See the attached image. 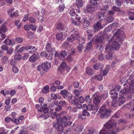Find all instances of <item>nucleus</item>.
Segmentation results:
<instances>
[{"label":"nucleus","mask_w":134,"mask_h":134,"mask_svg":"<svg viewBox=\"0 0 134 134\" xmlns=\"http://www.w3.org/2000/svg\"><path fill=\"white\" fill-rule=\"evenodd\" d=\"M85 13L89 12L92 13L94 12L95 10V8L94 7L92 4H88L87 5L84 9Z\"/></svg>","instance_id":"nucleus-11"},{"label":"nucleus","mask_w":134,"mask_h":134,"mask_svg":"<svg viewBox=\"0 0 134 134\" xmlns=\"http://www.w3.org/2000/svg\"><path fill=\"white\" fill-rule=\"evenodd\" d=\"M41 65L43 70L44 71H47L51 67L50 63L48 62H46L44 63H42Z\"/></svg>","instance_id":"nucleus-17"},{"label":"nucleus","mask_w":134,"mask_h":134,"mask_svg":"<svg viewBox=\"0 0 134 134\" xmlns=\"http://www.w3.org/2000/svg\"><path fill=\"white\" fill-rule=\"evenodd\" d=\"M66 66V64L64 62H62L60 64V68L64 69L65 68Z\"/></svg>","instance_id":"nucleus-63"},{"label":"nucleus","mask_w":134,"mask_h":134,"mask_svg":"<svg viewBox=\"0 0 134 134\" xmlns=\"http://www.w3.org/2000/svg\"><path fill=\"white\" fill-rule=\"evenodd\" d=\"M112 55L110 52L108 53L107 54L105 55V58L108 60H111L112 58Z\"/></svg>","instance_id":"nucleus-40"},{"label":"nucleus","mask_w":134,"mask_h":134,"mask_svg":"<svg viewBox=\"0 0 134 134\" xmlns=\"http://www.w3.org/2000/svg\"><path fill=\"white\" fill-rule=\"evenodd\" d=\"M4 42L6 45H10L12 41L9 39H7L4 41Z\"/></svg>","instance_id":"nucleus-58"},{"label":"nucleus","mask_w":134,"mask_h":134,"mask_svg":"<svg viewBox=\"0 0 134 134\" xmlns=\"http://www.w3.org/2000/svg\"><path fill=\"white\" fill-rule=\"evenodd\" d=\"M108 123H106L105 125H104V126L103 127L102 129L100 131L99 134H110L111 131H109L108 132H106L108 129H107L108 128V126H107Z\"/></svg>","instance_id":"nucleus-16"},{"label":"nucleus","mask_w":134,"mask_h":134,"mask_svg":"<svg viewBox=\"0 0 134 134\" xmlns=\"http://www.w3.org/2000/svg\"><path fill=\"white\" fill-rule=\"evenodd\" d=\"M59 10L60 12H62L65 8L64 5V4H61L59 7Z\"/></svg>","instance_id":"nucleus-55"},{"label":"nucleus","mask_w":134,"mask_h":134,"mask_svg":"<svg viewBox=\"0 0 134 134\" xmlns=\"http://www.w3.org/2000/svg\"><path fill=\"white\" fill-rule=\"evenodd\" d=\"M120 88V87L119 85H116L114 89L112 90L110 92V94L111 95V97L114 98L117 97L118 94V93L119 92Z\"/></svg>","instance_id":"nucleus-9"},{"label":"nucleus","mask_w":134,"mask_h":134,"mask_svg":"<svg viewBox=\"0 0 134 134\" xmlns=\"http://www.w3.org/2000/svg\"><path fill=\"white\" fill-rule=\"evenodd\" d=\"M56 39L58 41H62L64 39L63 33L62 32L57 34L56 35Z\"/></svg>","instance_id":"nucleus-24"},{"label":"nucleus","mask_w":134,"mask_h":134,"mask_svg":"<svg viewBox=\"0 0 134 134\" xmlns=\"http://www.w3.org/2000/svg\"><path fill=\"white\" fill-rule=\"evenodd\" d=\"M29 20L30 22L32 23H34L36 21L35 19L32 17H31L29 18Z\"/></svg>","instance_id":"nucleus-60"},{"label":"nucleus","mask_w":134,"mask_h":134,"mask_svg":"<svg viewBox=\"0 0 134 134\" xmlns=\"http://www.w3.org/2000/svg\"><path fill=\"white\" fill-rule=\"evenodd\" d=\"M75 32L76 39L78 40L79 44H82L85 42V40L84 38L81 37L78 29H75L74 31H73Z\"/></svg>","instance_id":"nucleus-6"},{"label":"nucleus","mask_w":134,"mask_h":134,"mask_svg":"<svg viewBox=\"0 0 134 134\" xmlns=\"http://www.w3.org/2000/svg\"><path fill=\"white\" fill-rule=\"evenodd\" d=\"M108 96V93L107 91H105L101 94V97L103 99H106Z\"/></svg>","instance_id":"nucleus-37"},{"label":"nucleus","mask_w":134,"mask_h":134,"mask_svg":"<svg viewBox=\"0 0 134 134\" xmlns=\"http://www.w3.org/2000/svg\"><path fill=\"white\" fill-rule=\"evenodd\" d=\"M15 26L17 27V28L18 29H20V27L21 26V24L20 23V21L19 20H16L15 23Z\"/></svg>","instance_id":"nucleus-44"},{"label":"nucleus","mask_w":134,"mask_h":134,"mask_svg":"<svg viewBox=\"0 0 134 134\" xmlns=\"http://www.w3.org/2000/svg\"><path fill=\"white\" fill-rule=\"evenodd\" d=\"M63 124L62 123H59L57 121V123H53V126L57 130L59 131L58 133H58H62V132L64 128L65 127L63 125Z\"/></svg>","instance_id":"nucleus-7"},{"label":"nucleus","mask_w":134,"mask_h":134,"mask_svg":"<svg viewBox=\"0 0 134 134\" xmlns=\"http://www.w3.org/2000/svg\"><path fill=\"white\" fill-rule=\"evenodd\" d=\"M109 70V67H106L105 69L102 71L101 74L103 76H106Z\"/></svg>","instance_id":"nucleus-34"},{"label":"nucleus","mask_w":134,"mask_h":134,"mask_svg":"<svg viewBox=\"0 0 134 134\" xmlns=\"http://www.w3.org/2000/svg\"><path fill=\"white\" fill-rule=\"evenodd\" d=\"M125 37L124 32L121 30L118 29L109 40L108 43H111L114 50H117L120 47V41L122 40Z\"/></svg>","instance_id":"nucleus-1"},{"label":"nucleus","mask_w":134,"mask_h":134,"mask_svg":"<svg viewBox=\"0 0 134 134\" xmlns=\"http://www.w3.org/2000/svg\"><path fill=\"white\" fill-rule=\"evenodd\" d=\"M107 0L105 1L106 2L105 5H104L103 8L101 9L100 10V11L103 13L104 15L108 13V9L109 7L113 4V2H111L110 0L107 1Z\"/></svg>","instance_id":"nucleus-5"},{"label":"nucleus","mask_w":134,"mask_h":134,"mask_svg":"<svg viewBox=\"0 0 134 134\" xmlns=\"http://www.w3.org/2000/svg\"><path fill=\"white\" fill-rule=\"evenodd\" d=\"M12 70L14 72L16 73L18 72V69L15 66H13L12 68Z\"/></svg>","instance_id":"nucleus-61"},{"label":"nucleus","mask_w":134,"mask_h":134,"mask_svg":"<svg viewBox=\"0 0 134 134\" xmlns=\"http://www.w3.org/2000/svg\"><path fill=\"white\" fill-rule=\"evenodd\" d=\"M105 40L104 38L102 37H100L96 38L95 40V42L97 46L98 47H99L102 43L105 42Z\"/></svg>","instance_id":"nucleus-15"},{"label":"nucleus","mask_w":134,"mask_h":134,"mask_svg":"<svg viewBox=\"0 0 134 134\" xmlns=\"http://www.w3.org/2000/svg\"><path fill=\"white\" fill-rule=\"evenodd\" d=\"M57 29L60 30H64L66 31L68 29L66 26L64 25L62 23H59L57 24Z\"/></svg>","instance_id":"nucleus-20"},{"label":"nucleus","mask_w":134,"mask_h":134,"mask_svg":"<svg viewBox=\"0 0 134 134\" xmlns=\"http://www.w3.org/2000/svg\"><path fill=\"white\" fill-rule=\"evenodd\" d=\"M115 4L117 5L120 7L121 6V2L119 0H115Z\"/></svg>","instance_id":"nucleus-64"},{"label":"nucleus","mask_w":134,"mask_h":134,"mask_svg":"<svg viewBox=\"0 0 134 134\" xmlns=\"http://www.w3.org/2000/svg\"><path fill=\"white\" fill-rule=\"evenodd\" d=\"M49 87L48 86H45L42 90V92L44 93H47L49 91Z\"/></svg>","instance_id":"nucleus-38"},{"label":"nucleus","mask_w":134,"mask_h":134,"mask_svg":"<svg viewBox=\"0 0 134 134\" xmlns=\"http://www.w3.org/2000/svg\"><path fill=\"white\" fill-rule=\"evenodd\" d=\"M37 57L35 54H33L29 58V61L32 63H33L36 61L37 59Z\"/></svg>","instance_id":"nucleus-27"},{"label":"nucleus","mask_w":134,"mask_h":134,"mask_svg":"<svg viewBox=\"0 0 134 134\" xmlns=\"http://www.w3.org/2000/svg\"><path fill=\"white\" fill-rule=\"evenodd\" d=\"M104 16L100 11L97 13V17L98 19L100 20L103 19Z\"/></svg>","instance_id":"nucleus-29"},{"label":"nucleus","mask_w":134,"mask_h":134,"mask_svg":"<svg viewBox=\"0 0 134 134\" xmlns=\"http://www.w3.org/2000/svg\"><path fill=\"white\" fill-rule=\"evenodd\" d=\"M90 114L86 110H83L82 111V114H81L82 116H88Z\"/></svg>","instance_id":"nucleus-52"},{"label":"nucleus","mask_w":134,"mask_h":134,"mask_svg":"<svg viewBox=\"0 0 134 134\" xmlns=\"http://www.w3.org/2000/svg\"><path fill=\"white\" fill-rule=\"evenodd\" d=\"M75 29H77L76 28H74L71 30V32H72L73 33L70 37H69L67 38L69 42H72L75 39H76V36H75V35L74 34L75 32H74V31L73 32V31H74V30H75Z\"/></svg>","instance_id":"nucleus-18"},{"label":"nucleus","mask_w":134,"mask_h":134,"mask_svg":"<svg viewBox=\"0 0 134 134\" xmlns=\"http://www.w3.org/2000/svg\"><path fill=\"white\" fill-rule=\"evenodd\" d=\"M114 20L113 17L112 16H109L107 18V20L109 23H111Z\"/></svg>","instance_id":"nucleus-54"},{"label":"nucleus","mask_w":134,"mask_h":134,"mask_svg":"<svg viewBox=\"0 0 134 134\" xmlns=\"http://www.w3.org/2000/svg\"><path fill=\"white\" fill-rule=\"evenodd\" d=\"M92 97L93 98V102L96 105L99 104L101 101V99L98 93H96L92 95Z\"/></svg>","instance_id":"nucleus-8"},{"label":"nucleus","mask_w":134,"mask_h":134,"mask_svg":"<svg viewBox=\"0 0 134 134\" xmlns=\"http://www.w3.org/2000/svg\"><path fill=\"white\" fill-rule=\"evenodd\" d=\"M7 29L5 24H3L0 27V34L5 32L7 31Z\"/></svg>","instance_id":"nucleus-30"},{"label":"nucleus","mask_w":134,"mask_h":134,"mask_svg":"<svg viewBox=\"0 0 134 134\" xmlns=\"http://www.w3.org/2000/svg\"><path fill=\"white\" fill-rule=\"evenodd\" d=\"M127 85V87L129 86V87L131 89L132 86H134V80H127L123 85Z\"/></svg>","instance_id":"nucleus-21"},{"label":"nucleus","mask_w":134,"mask_h":134,"mask_svg":"<svg viewBox=\"0 0 134 134\" xmlns=\"http://www.w3.org/2000/svg\"><path fill=\"white\" fill-rule=\"evenodd\" d=\"M86 46V49L87 50H90L92 48L91 42H89L88 43H87Z\"/></svg>","instance_id":"nucleus-42"},{"label":"nucleus","mask_w":134,"mask_h":134,"mask_svg":"<svg viewBox=\"0 0 134 134\" xmlns=\"http://www.w3.org/2000/svg\"><path fill=\"white\" fill-rule=\"evenodd\" d=\"M82 91V90L80 88L79 90L77 89H75L74 91V94L77 96H78Z\"/></svg>","instance_id":"nucleus-41"},{"label":"nucleus","mask_w":134,"mask_h":134,"mask_svg":"<svg viewBox=\"0 0 134 134\" xmlns=\"http://www.w3.org/2000/svg\"><path fill=\"white\" fill-rule=\"evenodd\" d=\"M30 49L31 50L29 52L30 53L35 54L36 50H37V49L34 46H32L31 47V48Z\"/></svg>","instance_id":"nucleus-35"},{"label":"nucleus","mask_w":134,"mask_h":134,"mask_svg":"<svg viewBox=\"0 0 134 134\" xmlns=\"http://www.w3.org/2000/svg\"><path fill=\"white\" fill-rule=\"evenodd\" d=\"M69 102L72 104L76 105L78 103V99H75V100L70 99L69 100Z\"/></svg>","instance_id":"nucleus-36"},{"label":"nucleus","mask_w":134,"mask_h":134,"mask_svg":"<svg viewBox=\"0 0 134 134\" xmlns=\"http://www.w3.org/2000/svg\"><path fill=\"white\" fill-rule=\"evenodd\" d=\"M69 14L71 16H74L75 15V12L74 9L71 10L69 12Z\"/></svg>","instance_id":"nucleus-56"},{"label":"nucleus","mask_w":134,"mask_h":134,"mask_svg":"<svg viewBox=\"0 0 134 134\" xmlns=\"http://www.w3.org/2000/svg\"><path fill=\"white\" fill-rule=\"evenodd\" d=\"M113 98L111 105L113 107H115L116 106H118V99H117V97L115 98Z\"/></svg>","instance_id":"nucleus-26"},{"label":"nucleus","mask_w":134,"mask_h":134,"mask_svg":"<svg viewBox=\"0 0 134 134\" xmlns=\"http://www.w3.org/2000/svg\"><path fill=\"white\" fill-rule=\"evenodd\" d=\"M21 55L20 54L16 53L15 55L14 58L15 60L19 61L21 59Z\"/></svg>","instance_id":"nucleus-33"},{"label":"nucleus","mask_w":134,"mask_h":134,"mask_svg":"<svg viewBox=\"0 0 134 134\" xmlns=\"http://www.w3.org/2000/svg\"><path fill=\"white\" fill-rule=\"evenodd\" d=\"M99 107L95 104H89L87 106V110L89 111H97Z\"/></svg>","instance_id":"nucleus-13"},{"label":"nucleus","mask_w":134,"mask_h":134,"mask_svg":"<svg viewBox=\"0 0 134 134\" xmlns=\"http://www.w3.org/2000/svg\"><path fill=\"white\" fill-rule=\"evenodd\" d=\"M83 48L84 47L82 44H79L77 46V50L80 52H82Z\"/></svg>","instance_id":"nucleus-48"},{"label":"nucleus","mask_w":134,"mask_h":134,"mask_svg":"<svg viewBox=\"0 0 134 134\" xmlns=\"http://www.w3.org/2000/svg\"><path fill=\"white\" fill-rule=\"evenodd\" d=\"M104 66L103 64L100 63H97L94 66V68L96 70L102 69Z\"/></svg>","instance_id":"nucleus-25"},{"label":"nucleus","mask_w":134,"mask_h":134,"mask_svg":"<svg viewBox=\"0 0 134 134\" xmlns=\"http://www.w3.org/2000/svg\"><path fill=\"white\" fill-rule=\"evenodd\" d=\"M92 78L93 79H96L97 80L99 81L102 80L103 79V77L101 75H95L94 76H93Z\"/></svg>","instance_id":"nucleus-32"},{"label":"nucleus","mask_w":134,"mask_h":134,"mask_svg":"<svg viewBox=\"0 0 134 134\" xmlns=\"http://www.w3.org/2000/svg\"><path fill=\"white\" fill-rule=\"evenodd\" d=\"M72 124V122L70 120H68L67 122H65L63 123V125L64 127H66L67 126H70Z\"/></svg>","instance_id":"nucleus-49"},{"label":"nucleus","mask_w":134,"mask_h":134,"mask_svg":"<svg viewBox=\"0 0 134 134\" xmlns=\"http://www.w3.org/2000/svg\"><path fill=\"white\" fill-rule=\"evenodd\" d=\"M103 26L99 22H97L96 24H95L93 27V31L96 32L99 31L100 29L103 28Z\"/></svg>","instance_id":"nucleus-12"},{"label":"nucleus","mask_w":134,"mask_h":134,"mask_svg":"<svg viewBox=\"0 0 134 134\" xmlns=\"http://www.w3.org/2000/svg\"><path fill=\"white\" fill-rule=\"evenodd\" d=\"M118 101V106H120L126 101L123 95L120 96L119 98H117Z\"/></svg>","instance_id":"nucleus-22"},{"label":"nucleus","mask_w":134,"mask_h":134,"mask_svg":"<svg viewBox=\"0 0 134 134\" xmlns=\"http://www.w3.org/2000/svg\"><path fill=\"white\" fill-rule=\"evenodd\" d=\"M12 121L14 123L16 124H19L20 123V121L18 119L15 118L13 117L12 119Z\"/></svg>","instance_id":"nucleus-51"},{"label":"nucleus","mask_w":134,"mask_h":134,"mask_svg":"<svg viewBox=\"0 0 134 134\" xmlns=\"http://www.w3.org/2000/svg\"><path fill=\"white\" fill-rule=\"evenodd\" d=\"M75 4L78 8H79L83 6V3L82 0H77Z\"/></svg>","instance_id":"nucleus-31"},{"label":"nucleus","mask_w":134,"mask_h":134,"mask_svg":"<svg viewBox=\"0 0 134 134\" xmlns=\"http://www.w3.org/2000/svg\"><path fill=\"white\" fill-rule=\"evenodd\" d=\"M2 62L4 63H7L9 62V60L7 57L4 56L2 58Z\"/></svg>","instance_id":"nucleus-45"},{"label":"nucleus","mask_w":134,"mask_h":134,"mask_svg":"<svg viewBox=\"0 0 134 134\" xmlns=\"http://www.w3.org/2000/svg\"><path fill=\"white\" fill-rule=\"evenodd\" d=\"M127 87L126 88L125 87L122 90H121L120 92L119 93V96L123 95V96L124 94H127L131 93V89L128 87Z\"/></svg>","instance_id":"nucleus-14"},{"label":"nucleus","mask_w":134,"mask_h":134,"mask_svg":"<svg viewBox=\"0 0 134 134\" xmlns=\"http://www.w3.org/2000/svg\"><path fill=\"white\" fill-rule=\"evenodd\" d=\"M104 55L101 53H100L98 55V59L99 60L101 61L103 60L104 58Z\"/></svg>","instance_id":"nucleus-43"},{"label":"nucleus","mask_w":134,"mask_h":134,"mask_svg":"<svg viewBox=\"0 0 134 134\" xmlns=\"http://www.w3.org/2000/svg\"><path fill=\"white\" fill-rule=\"evenodd\" d=\"M7 53L8 55H10L12 54L14 51V49L10 47L8 49V50H7Z\"/></svg>","instance_id":"nucleus-46"},{"label":"nucleus","mask_w":134,"mask_h":134,"mask_svg":"<svg viewBox=\"0 0 134 134\" xmlns=\"http://www.w3.org/2000/svg\"><path fill=\"white\" fill-rule=\"evenodd\" d=\"M46 49L47 51L49 53L53 52L55 49L54 47H52L51 44L48 43L46 44Z\"/></svg>","instance_id":"nucleus-19"},{"label":"nucleus","mask_w":134,"mask_h":134,"mask_svg":"<svg viewBox=\"0 0 134 134\" xmlns=\"http://www.w3.org/2000/svg\"><path fill=\"white\" fill-rule=\"evenodd\" d=\"M106 45L105 47V51L108 53L110 52L111 51L114 49L113 46L111 43H109Z\"/></svg>","instance_id":"nucleus-23"},{"label":"nucleus","mask_w":134,"mask_h":134,"mask_svg":"<svg viewBox=\"0 0 134 134\" xmlns=\"http://www.w3.org/2000/svg\"><path fill=\"white\" fill-rule=\"evenodd\" d=\"M86 71L87 74L89 75H92L93 73V71L92 69L89 67L87 68Z\"/></svg>","instance_id":"nucleus-39"},{"label":"nucleus","mask_w":134,"mask_h":134,"mask_svg":"<svg viewBox=\"0 0 134 134\" xmlns=\"http://www.w3.org/2000/svg\"><path fill=\"white\" fill-rule=\"evenodd\" d=\"M14 9V8H12L9 9L8 11V13L9 15L11 17H12L13 12Z\"/></svg>","instance_id":"nucleus-50"},{"label":"nucleus","mask_w":134,"mask_h":134,"mask_svg":"<svg viewBox=\"0 0 134 134\" xmlns=\"http://www.w3.org/2000/svg\"><path fill=\"white\" fill-rule=\"evenodd\" d=\"M59 104H60L61 106H65L66 105V102L65 101H60L59 102Z\"/></svg>","instance_id":"nucleus-59"},{"label":"nucleus","mask_w":134,"mask_h":134,"mask_svg":"<svg viewBox=\"0 0 134 134\" xmlns=\"http://www.w3.org/2000/svg\"><path fill=\"white\" fill-rule=\"evenodd\" d=\"M99 112L100 114V117L101 118L106 119L109 117L111 111L103 105L100 107Z\"/></svg>","instance_id":"nucleus-4"},{"label":"nucleus","mask_w":134,"mask_h":134,"mask_svg":"<svg viewBox=\"0 0 134 134\" xmlns=\"http://www.w3.org/2000/svg\"><path fill=\"white\" fill-rule=\"evenodd\" d=\"M68 91L67 90H64L61 91L60 93L64 98L66 99L67 98V95L68 93Z\"/></svg>","instance_id":"nucleus-28"},{"label":"nucleus","mask_w":134,"mask_h":134,"mask_svg":"<svg viewBox=\"0 0 134 134\" xmlns=\"http://www.w3.org/2000/svg\"><path fill=\"white\" fill-rule=\"evenodd\" d=\"M15 41L18 43H20L23 41V40L21 38L17 37L15 39Z\"/></svg>","instance_id":"nucleus-53"},{"label":"nucleus","mask_w":134,"mask_h":134,"mask_svg":"<svg viewBox=\"0 0 134 134\" xmlns=\"http://www.w3.org/2000/svg\"><path fill=\"white\" fill-rule=\"evenodd\" d=\"M85 100L88 103H90L91 101V99L89 95L87 96L85 98Z\"/></svg>","instance_id":"nucleus-47"},{"label":"nucleus","mask_w":134,"mask_h":134,"mask_svg":"<svg viewBox=\"0 0 134 134\" xmlns=\"http://www.w3.org/2000/svg\"><path fill=\"white\" fill-rule=\"evenodd\" d=\"M57 121L63 124L66 122L67 121L71 120L72 118V116L70 114H67L65 111L62 112L61 113L57 115Z\"/></svg>","instance_id":"nucleus-2"},{"label":"nucleus","mask_w":134,"mask_h":134,"mask_svg":"<svg viewBox=\"0 0 134 134\" xmlns=\"http://www.w3.org/2000/svg\"><path fill=\"white\" fill-rule=\"evenodd\" d=\"M106 123H108L107 126H108V129L107 131L106 132H108V131H111V132L110 134H116L115 131L118 132L119 131V129H118L116 127L117 124L116 123L115 121V120L112 119L109 120Z\"/></svg>","instance_id":"nucleus-3"},{"label":"nucleus","mask_w":134,"mask_h":134,"mask_svg":"<svg viewBox=\"0 0 134 134\" xmlns=\"http://www.w3.org/2000/svg\"><path fill=\"white\" fill-rule=\"evenodd\" d=\"M49 115L48 114H43L42 115H41L40 116V118H42V117H44V118H43L44 119H47V118H48V117H49Z\"/></svg>","instance_id":"nucleus-57"},{"label":"nucleus","mask_w":134,"mask_h":134,"mask_svg":"<svg viewBox=\"0 0 134 134\" xmlns=\"http://www.w3.org/2000/svg\"><path fill=\"white\" fill-rule=\"evenodd\" d=\"M60 54L62 55V56L64 57L65 58L67 55V53L65 51H62Z\"/></svg>","instance_id":"nucleus-62"},{"label":"nucleus","mask_w":134,"mask_h":134,"mask_svg":"<svg viewBox=\"0 0 134 134\" xmlns=\"http://www.w3.org/2000/svg\"><path fill=\"white\" fill-rule=\"evenodd\" d=\"M91 19V18L88 16H87L82 19L84 28H86L89 26Z\"/></svg>","instance_id":"nucleus-10"}]
</instances>
